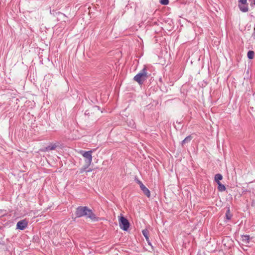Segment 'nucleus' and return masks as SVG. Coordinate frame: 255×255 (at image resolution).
<instances>
[{
	"mask_svg": "<svg viewBox=\"0 0 255 255\" xmlns=\"http://www.w3.org/2000/svg\"><path fill=\"white\" fill-rule=\"evenodd\" d=\"M75 214L78 218L86 216V218L90 219L93 221H98V218L93 213L92 210L89 209L87 206H79L77 208Z\"/></svg>",
	"mask_w": 255,
	"mask_h": 255,
	"instance_id": "1",
	"label": "nucleus"
},
{
	"mask_svg": "<svg viewBox=\"0 0 255 255\" xmlns=\"http://www.w3.org/2000/svg\"><path fill=\"white\" fill-rule=\"evenodd\" d=\"M148 77L147 69L144 67L134 77L133 80L137 82L139 85H141Z\"/></svg>",
	"mask_w": 255,
	"mask_h": 255,
	"instance_id": "2",
	"label": "nucleus"
},
{
	"mask_svg": "<svg viewBox=\"0 0 255 255\" xmlns=\"http://www.w3.org/2000/svg\"><path fill=\"white\" fill-rule=\"evenodd\" d=\"M80 153L85 158V162L88 164V165H90L92 162V154L93 153V150H90L89 151L81 150L80 151Z\"/></svg>",
	"mask_w": 255,
	"mask_h": 255,
	"instance_id": "3",
	"label": "nucleus"
},
{
	"mask_svg": "<svg viewBox=\"0 0 255 255\" xmlns=\"http://www.w3.org/2000/svg\"><path fill=\"white\" fill-rule=\"evenodd\" d=\"M119 225L121 229L126 231L129 228V223L125 217L121 216L119 219Z\"/></svg>",
	"mask_w": 255,
	"mask_h": 255,
	"instance_id": "4",
	"label": "nucleus"
},
{
	"mask_svg": "<svg viewBox=\"0 0 255 255\" xmlns=\"http://www.w3.org/2000/svg\"><path fill=\"white\" fill-rule=\"evenodd\" d=\"M27 222L25 220H22L17 222L16 228L20 230H23L27 227Z\"/></svg>",
	"mask_w": 255,
	"mask_h": 255,
	"instance_id": "5",
	"label": "nucleus"
},
{
	"mask_svg": "<svg viewBox=\"0 0 255 255\" xmlns=\"http://www.w3.org/2000/svg\"><path fill=\"white\" fill-rule=\"evenodd\" d=\"M238 6L240 10L243 12H246L249 10L248 3L246 4H239Z\"/></svg>",
	"mask_w": 255,
	"mask_h": 255,
	"instance_id": "6",
	"label": "nucleus"
},
{
	"mask_svg": "<svg viewBox=\"0 0 255 255\" xmlns=\"http://www.w3.org/2000/svg\"><path fill=\"white\" fill-rule=\"evenodd\" d=\"M141 190L143 192V193L147 197H150V192L144 185L141 186L140 187Z\"/></svg>",
	"mask_w": 255,
	"mask_h": 255,
	"instance_id": "7",
	"label": "nucleus"
},
{
	"mask_svg": "<svg viewBox=\"0 0 255 255\" xmlns=\"http://www.w3.org/2000/svg\"><path fill=\"white\" fill-rule=\"evenodd\" d=\"M217 183L218 185V189L219 191L223 192L225 191L226 187L224 185L222 184L220 182Z\"/></svg>",
	"mask_w": 255,
	"mask_h": 255,
	"instance_id": "8",
	"label": "nucleus"
},
{
	"mask_svg": "<svg viewBox=\"0 0 255 255\" xmlns=\"http://www.w3.org/2000/svg\"><path fill=\"white\" fill-rule=\"evenodd\" d=\"M223 179V176L221 174H217L215 175V181L217 183H219V182H220V180H221Z\"/></svg>",
	"mask_w": 255,
	"mask_h": 255,
	"instance_id": "9",
	"label": "nucleus"
},
{
	"mask_svg": "<svg viewBox=\"0 0 255 255\" xmlns=\"http://www.w3.org/2000/svg\"><path fill=\"white\" fill-rule=\"evenodd\" d=\"M192 139V136L191 135L187 136L182 141V144L183 145L184 144H185L187 142H190L191 140Z\"/></svg>",
	"mask_w": 255,
	"mask_h": 255,
	"instance_id": "10",
	"label": "nucleus"
},
{
	"mask_svg": "<svg viewBox=\"0 0 255 255\" xmlns=\"http://www.w3.org/2000/svg\"><path fill=\"white\" fill-rule=\"evenodd\" d=\"M255 53L253 51L250 50L247 53L248 58L250 59H252L254 58Z\"/></svg>",
	"mask_w": 255,
	"mask_h": 255,
	"instance_id": "11",
	"label": "nucleus"
},
{
	"mask_svg": "<svg viewBox=\"0 0 255 255\" xmlns=\"http://www.w3.org/2000/svg\"><path fill=\"white\" fill-rule=\"evenodd\" d=\"M56 146L57 145L55 144L52 145H49L46 147V150L48 151L54 150L56 148Z\"/></svg>",
	"mask_w": 255,
	"mask_h": 255,
	"instance_id": "12",
	"label": "nucleus"
},
{
	"mask_svg": "<svg viewBox=\"0 0 255 255\" xmlns=\"http://www.w3.org/2000/svg\"><path fill=\"white\" fill-rule=\"evenodd\" d=\"M226 218L228 219V220H230L232 217V214H231L230 211L229 209H228L226 213Z\"/></svg>",
	"mask_w": 255,
	"mask_h": 255,
	"instance_id": "13",
	"label": "nucleus"
},
{
	"mask_svg": "<svg viewBox=\"0 0 255 255\" xmlns=\"http://www.w3.org/2000/svg\"><path fill=\"white\" fill-rule=\"evenodd\" d=\"M160 2L163 5H167L169 3V0H160Z\"/></svg>",
	"mask_w": 255,
	"mask_h": 255,
	"instance_id": "14",
	"label": "nucleus"
},
{
	"mask_svg": "<svg viewBox=\"0 0 255 255\" xmlns=\"http://www.w3.org/2000/svg\"><path fill=\"white\" fill-rule=\"evenodd\" d=\"M142 232L143 236L146 238V239L147 240L148 239L147 231L146 230H143Z\"/></svg>",
	"mask_w": 255,
	"mask_h": 255,
	"instance_id": "15",
	"label": "nucleus"
},
{
	"mask_svg": "<svg viewBox=\"0 0 255 255\" xmlns=\"http://www.w3.org/2000/svg\"><path fill=\"white\" fill-rule=\"evenodd\" d=\"M239 4H246L247 3V0H239Z\"/></svg>",
	"mask_w": 255,
	"mask_h": 255,
	"instance_id": "16",
	"label": "nucleus"
},
{
	"mask_svg": "<svg viewBox=\"0 0 255 255\" xmlns=\"http://www.w3.org/2000/svg\"><path fill=\"white\" fill-rule=\"evenodd\" d=\"M250 240V237L248 235H246L244 236L243 240L247 241L248 242Z\"/></svg>",
	"mask_w": 255,
	"mask_h": 255,
	"instance_id": "17",
	"label": "nucleus"
},
{
	"mask_svg": "<svg viewBox=\"0 0 255 255\" xmlns=\"http://www.w3.org/2000/svg\"><path fill=\"white\" fill-rule=\"evenodd\" d=\"M136 181H137V183L139 184L140 188L141 187V186L144 185L142 183V182L140 181V180H137Z\"/></svg>",
	"mask_w": 255,
	"mask_h": 255,
	"instance_id": "18",
	"label": "nucleus"
},
{
	"mask_svg": "<svg viewBox=\"0 0 255 255\" xmlns=\"http://www.w3.org/2000/svg\"><path fill=\"white\" fill-rule=\"evenodd\" d=\"M254 4H255V0H254Z\"/></svg>",
	"mask_w": 255,
	"mask_h": 255,
	"instance_id": "19",
	"label": "nucleus"
}]
</instances>
